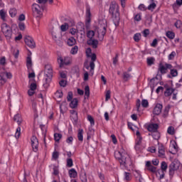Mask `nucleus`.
<instances>
[{
	"instance_id": "obj_58",
	"label": "nucleus",
	"mask_w": 182,
	"mask_h": 182,
	"mask_svg": "<svg viewBox=\"0 0 182 182\" xmlns=\"http://www.w3.org/2000/svg\"><path fill=\"white\" fill-rule=\"evenodd\" d=\"M141 106V101L139 99L136 100V107L137 112H140V107Z\"/></svg>"
},
{
	"instance_id": "obj_63",
	"label": "nucleus",
	"mask_w": 182,
	"mask_h": 182,
	"mask_svg": "<svg viewBox=\"0 0 182 182\" xmlns=\"http://www.w3.org/2000/svg\"><path fill=\"white\" fill-rule=\"evenodd\" d=\"M53 159H54V160H58V159H59V152H58V151H54L53 153Z\"/></svg>"
},
{
	"instance_id": "obj_5",
	"label": "nucleus",
	"mask_w": 182,
	"mask_h": 182,
	"mask_svg": "<svg viewBox=\"0 0 182 182\" xmlns=\"http://www.w3.org/2000/svg\"><path fill=\"white\" fill-rule=\"evenodd\" d=\"M33 15L35 18H41L43 14V7L38 4H33L32 5Z\"/></svg>"
},
{
	"instance_id": "obj_29",
	"label": "nucleus",
	"mask_w": 182,
	"mask_h": 182,
	"mask_svg": "<svg viewBox=\"0 0 182 182\" xmlns=\"http://www.w3.org/2000/svg\"><path fill=\"white\" fill-rule=\"evenodd\" d=\"M167 133L168 134H171V136H173V134H176V129H174V127H168L167 129Z\"/></svg>"
},
{
	"instance_id": "obj_57",
	"label": "nucleus",
	"mask_w": 182,
	"mask_h": 182,
	"mask_svg": "<svg viewBox=\"0 0 182 182\" xmlns=\"http://www.w3.org/2000/svg\"><path fill=\"white\" fill-rule=\"evenodd\" d=\"M141 106L142 107H145V108L149 107V101L147 100H142Z\"/></svg>"
},
{
	"instance_id": "obj_12",
	"label": "nucleus",
	"mask_w": 182,
	"mask_h": 182,
	"mask_svg": "<svg viewBox=\"0 0 182 182\" xmlns=\"http://www.w3.org/2000/svg\"><path fill=\"white\" fill-rule=\"evenodd\" d=\"M136 145H135V150L139 151L140 150V146H141V141L143 140V137L140 134V132L136 131Z\"/></svg>"
},
{
	"instance_id": "obj_46",
	"label": "nucleus",
	"mask_w": 182,
	"mask_h": 182,
	"mask_svg": "<svg viewBox=\"0 0 182 182\" xmlns=\"http://www.w3.org/2000/svg\"><path fill=\"white\" fill-rule=\"evenodd\" d=\"M167 163H166V161H163L161 164V170H162L163 171H167Z\"/></svg>"
},
{
	"instance_id": "obj_10",
	"label": "nucleus",
	"mask_w": 182,
	"mask_h": 182,
	"mask_svg": "<svg viewBox=\"0 0 182 182\" xmlns=\"http://www.w3.org/2000/svg\"><path fill=\"white\" fill-rule=\"evenodd\" d=\"M24 42L28 48H31V49H33L36 48V44L35 43V41H33V38L29 36H26L24 38Z\"/></svg>"
},
{
	"instance_id": "obj_20",
	"label": "nucleus",
	"mask_w": 182,
	"mask_h": 182,
	"mask_svg": "<svg viewBox=\"0 0 182 182\" xmlns=\"http://www.w3.org/2000/svg\"><path fill=\"white\" fill-rule=\"evenodd\" d=\"M155 173L156 174V177H159V180H162V178H164V176H166V171L161 169H158Z\"/></svg>"
},
{
	"instance_id": "obj_7",
	"label": "nucleus",
	"mask_w": 182,
	"mask_h": 182,
	"mask_svg": "<svg viewBox=\"0 0 182 182\" xmlns=\"http://www.w3.org/2000/svg\"><path fill=\"white\" fill-rule=\"evenodd\" d=\"M180 168V162L174 161L169 165V176H174V173Z\"/></svg>"
},
{
	"instance_id": "obj_1",
	"label": "nucleus",
	"mask_w": 182,
	"mask_h": 182,
	"mask_svg": "<svg viewBox=\"0 0 182 182\" xmlns=\"http://www.w3.org/2000/svg\"><path fill=\"white\" fill-rule=\"evenodd\" d=\"M114 157L118 160L120 166L124 167L125 168H134V163L132 160L130 155L127 154L125 151H117L114 152Z\"/></svg>"
},
{
	"instance_id": "obj_25",
	"label": "nucleus",
	"mask_w": 182,
	"mask_h": 182,
	"mask_svg": "<svg viewBox=\"0 0 182 182\" xmlns=\"http://www.w3.org/2000/svg\"><path fill=\"white\" fill-rule=\"evenodd\" d=\"M149 136H151L154 140H159L160 139V133L159 132H151Z\"/></svg>"
},
{
	"instance_id": "obj_62",
	"label": "nucleus",
	"mask_w": 182,
	"mask_h": 182,
	"mask_svg": "<svg viewBox=\"0 0 182 182\" xmlns=\"http://www.w3.org/2000/svg\"><path fill=\"white\" fill-rule=\"evenodd\" d=\"M32 109H33L34 113H38V107H37L36 102H33L32 103Z\"/></svg>"
},
{
	"instance_id": "obj_15",
	"label": "nucleus",
	"mask_w": 182,
	"mask_h": 182,
	"mask_svg": "<svg viewBox=\"0 0 182 182\" xmlns=\"http://www.w3.org/2000/svg\"><path fill=\"white\" fill-rule=\"evenodd\" d=\"M146 167L149 171H151V173H156L157 168L151 164V162L150 161H146Z\"/></svg>"
},
{
	"instance_id": "obj_34",
	"label": "nucleus",
	"mask_w": 182,
	"mask_h": 182,
	"mask_svg": "<svg viewBox=\"0 0 182 182\" xmlns=\"http://www.w3.org/2000/svg\"><path fill=\"white\" fill-rule=\"evenodd\" d=\"M124 180L125 181H130L132 180V176L130 175V173L129 172L124 173Z\"/></svg>"
},
{
	"instance_id": "obj_2",
	"label": "nucleus",
	"mask_w": 182,
	"mask_h": 182,
	"mask_svg": "<svg viewBox=\"0 0 182 182\" xmlns=\"http://www.w3.org/2000/svg\"><path fill=\"white\" fill-rule=\"evenodd\" d=\"M109 12L112 16V19L115 26H117L120 22V13L119 10V4L116 1H112L109 6Z\"/></svg>"
},
{
	"instance_id": "obj_60",
	"label": "nucleus",
	"mask_w": 182,
	"mask_h": 182,
	"mask_svg": "<svg viewBox=\"0 0 182 182\" xmlns=\"http://www.w3.org/2000/svg\"><path fill=\"white\" fill-rule=\"evenodd\" d=\"M123 77L124 80H129L132 77V75L129 73H124Z\"/></svg>"
},
{
	"instance_id": "obj_19",
	"label": "nucleus",
	"mask_w": 182,
	"mask_h": 182,
	"mask_svg": "<svg viewBox=\"0 0 182 182\" xmlns=\"http://www.w3.org/2000/svg\"><path fill=\"white\" fill-rule=\"evenodd\" d=\"M32 57L31 55H28L26 58V66L28 68V70H32Z\"/></svg>"
},
{
	"instance_id": "obj_26",
	"label": "nucleus",
	"mask_w": 182,
	"mask_h": 182,
	"mask_svg": "<svg viewBox=\"0 0 182 182\" xmlns=\"http://www.w3.org/2000/svg\"><path fill=\"white\" fill-rule=\"evenodd\" d=\"M90 16H92V14L90 13V7L87 6L86 8V21L87 22H90Z\"/></svg>"
},
{
	"instance_id": "obj_36",
	"label": "nucleus",
	"mask_w": 182,
	"mask_h": 182,
	"mask_svg": "<svg viewBox=\"0 0 182 182\" xmlns=\"http://www.w3.org/2000/svg\"><path fill=\"white\" fill-rule=\"evenodd\" d=\"M17 11L16 9L13 8L9 10V15L11 18H15L16 16Z\"/></svg>"
},
{
	"instance_id": "obj_4",
	"label": "nucleus",
	"mask_w": 182,
	"mask_h": 182,
	"mask_svg": "<svg viewBox=\"0 0 182 182\" xmlns=\"http://www.w3.org/2000/svg\"><path fill=\"white\" fill-rule=\"evenodd\" d=\"M1 29L7 41H11V39L12 38V28H11L9 25L6 24V23H4L1 26Z\"/></svg>"
},
{
	"instance_id": "obj_42",
	"label": "nucleus",
	"mask_w": 182,
	"mask_h": 182,
	"mask_svg": "<svg viewBox=\"0 0 182 182\" xmlns=\"http://www.w3.org/2000/svg\"><path fill=\"white\" fill-rule=\"evenodd\" d=\"M78 50H79V47H77V46H75L71 48L70 53L71 55H76Z\"/></svg>"
},
{
	"instance_id": "obj_48",
	"label": "nucleus",
	"mask_w": 182,
	"mask_h": 182,
	"mask_svg": "<svg viewBox=\"0 0 182 182\" xmlns=\"http://www.w3.org/2000/svg\"><path fill=\"white\" fill-rule=\"evenodd\" d=\"M171 75L172 77H176L178 75V71L176 69L171 68Z\"/></svg>"
},
{
	"instance_id": "obj_38",
	"label": "nucleus",
	"mask_w": 182,
	"mask_h": 182,
	"mask_svg": "<svg viewBox=\"0 0 182 182\" xmlns=\"http://www.w3.org/2000/svg\"><path fill=\"white\" fill-rule=\"evenodd\" d=\"M157 6V4H156V3H151V4H149L147 7V9L149 11H151V12H153V11H154V9H156V7Z\"/></svg>"
},
{
	"instance_id": "obj_6",
	"label": "nucleus",
	"mask_w": 182,
	"mask_h": 182,
	"mask_svg": "<svg viewBox=\"0 0 182 182\" xmlns=\"http://www.w3.org/2000/svg\"><path fill=\"white\" fill-rule=\"evenodd\" d=\"M58 62L60 65V68H63V66H68L72 63V58L70 57H59L58 58Z\"/></svg>"
},
{
	"instance_id": "obj_32",
	"label": "nucleus",
	"mask_w": 182,
	"mask_h": 182,
	"mask_svg": "<svg viewBox=\"0 0 182 182\" xmlns=\"http://www.w3.org/2000/svg\"><path fill=\"white\" fill-rule=\"evenodd\" d=\"M6 83V78L5 77V75L2 73L0 74V86H4V85Z\"/></svg>"
},
{
	"instance_id": "obj_61",
	"label": "nucleus",
	"mask_w": 182,
	"mask_h": 182,
	"mask_svg": "<svg viewBox=\"0 0 182 182\" xmlns=\"http://www.w3.org/2000/svg\"><path fill=\"white\" fill-rule=\"evenodd\" d=\"M68 144H73V136H68L66 139Z\"/></svg>"
},
{
	"instance_id": "obj_3",
	"label": "nucleus",
	"mask_w": 182,
	"mask_h": 182,
	"mask_svg": "<svg viewBox=\"0 0 182 182\" xmlns=\"http://www.w3.org/2000/svg\"><path fill=\"white\" fill-rule=\"evenodd\" d=\"M52 77H53V68L50 64H47L45 65L43 80V86L45 89H48L50 86V82H52Z\"/></svg>"
},
{
	"instance_id": "obj_14",
	"label": "nucleus",
	"mask_w": 182,
	"mask_h": 182,
	"mask_svg": "<svg viewBox=\"0 0 182 182\" xmlns=\"http://www.w3.org/2000/svg\"><path fill=\"white\" fill-rule=\"evenodd\" d=\"M162 110H163V105L158 103L155 105L153 110V113L156 116H159V114L161 113Z\"/></svg>"
},
{
	"instance_id": "obj_31",
	"label": "nucleus",
	"mask_w": 182,
	"mask_h": 182,
	"mask_svg": "<svg viewBox=\"0 0 182 182\" xmlns=\"http://www.w3.org/2000/svg\"><path fill=\"white\" fill-rule=\"evenodd\" d=\"M154 62H156V59L153 57H150L146 59L148 66H151L152 65H154Z\"/></svg>"
},
{
	"instance_id": "obj_11",
	"label": "nucleus",
	"mask_w": 182,
	"mask_h": 182,
	"mask_svg": "<svg viewBox=\"0 0 182 182\" xmlns=\"http://www.w3.org/2000/svg\"><path fill=\"white\" fill-rule=\"evenodd\" d=\"M31 141L32 149L33 151L36 153V151H38V147H39V141L38 140V138L36 137V136L33 135L31 139Z\"/></svg>"
},
{
	"instance_id": "obj_27",
	"label": "nucleus",
	"mask_w": 182,
	"mask_h": 182,
	"mask_svg": "<svg viewBox=\"0 0 182 182\" xmlns=\"http://www.w3.org/2000/svg\"><path fill=\"white\" fill-rule=\"evenodd\" d=\"M171 107L170 105H167L166 107H165L163 113V117H168V112H170Z\"/></svg>"
},
{
	"instance_id": "obj_40",
	"label": "nucleus",
	"mask_w": 182,
	"mask_h": 182,
	"mask_svg": "<svg viewBox=\"0 0 182 182\" xmlns=\"http://www.w3.org/2000/svg\"><path fill=\"white\" fill-rule=\"evenodd\" d=\"M140 39H141V34L139 33H136L134 36V41L135 42H139Z\"/></svg>"
},
{
	"instance_id": "obj_28",
	"label": "nucleus",
	"mask_w": 182,
	"mask_h": 182,
	"mask_svg": "<svg viewBox=\"0 0 182 182\" xmlns=\"http://www.w3.org/2000/svg\"><path fill=\"white\" fill-rule=\"evenodd\" d=\"M14 122H16L18 124H21L22 123V119L21 118V114H16L14 117Z\"/></svg>"
},
{
	"instance_id": "obj_55",
	"label": "nucleus",
	"mask_w": 182,
	"mask_h": 182,
	"mask_svg": "<svg viewBox=\"0 0 182 182\" xmlns=\"http://www.w3.org/2000/svg\"><path fill=\"white\" fill-rule=\"evenodd\" d=\"M176 58V51H172L168 56V60H173Z\"/></svg>"
},
{
	"instance_id": "obj_21",
	"label": "nucleus",
	"mask_w": 182,
	"mask_h": 182,
	"mask_svg": "<svg viewBox=\"0 0 182 182\" xmlns=\"http://www.w3.org/2000/svg\"><path fill=\"white\" fill-rule=\"evenodd\" d=\"M70 107L71 109H76L77 107V103H79V101L77 100V98H74L70 101Z\"/></svg>"
},
{
	"instance_id": "obj_13",
	"label": "nucleus",
	"mask_w": 182,
	"mask_h": 182,
	"mask_svg": "<svg viewBox=\"0 0 182 182\" xmlns=\"http://www.w3.org/2000/svg\"><path fill=\"white\" fill-rule=\"evenodd\" d=\"M158 156L161 157V159H166V150L164 149V146L162 144L158 142Z\"/></svg>"
},
{
	"instance_id": "obj_16",
	"label": "nucleus",
	"mask_w": 182,
	"mask_h": 182,
	"mask_svg": "<svg viewBox=\"0 0 182 182\" xmlns=\"http://www.w3.org/2000/svg\"><path fill=\"white\" fill-rule=\"evenodd\" d=\"M70 113L72 114L70 116L71 117V120H73V123L74 124H77V112L75 110H70Z\"/></svg>"
},
{
	"instance_id": "obj_47",
	"label": "nucleus",
	"mask_w": 182,
	"mask_h": 182,
	"mask_svg": "<svg viewBox=\"0 0 182 182\" xmlns=\"http://www.w3.org/2000/svg\"><path fill=\"white\" fill-rule=\"evenodd\" d=\"M0 16L3 21H5V18H6V12L5 10H0Z\"/></svg>"
},
{
	"instance_id": "obj_37",
	"label": "nucleus",
	"mask_w": 182,
	"mask_h": 182,
	"mask_svg": "<svg viewBox=\"0 0 182 182\" xmlns=\"http://www.w3.org/2000/svg\"><path fill=\"white\" fill-rule=\"evenodd\" d=\"M80 178L82 182H87V176H86V172L82 173L80 176Z\"/></svg>"
},
{
	"instance_id": "obj_18",
	"label": "nucleus",
	"mask_w": 182,
	"mask_h": 182,
	"mask_svg": "<svg viewBox=\"0 0 182 182\" xmlns=\"http://www.w3.org/2000/svg\"><path fill=\"white\" fill-rule=\"evenodd\" d=\"M87 45L92 46L94 49H96V48H97L99 41H97V40L91 38L87 41Z\"/></svg>"
},
{
	"instance_id": "obj_9",
	"label": "nucleus",
	"mask_w": 182,
	"mask_h": 182,
	"mask_svg": "<svg viewBox=\"0 0 182 182\" xmlns=\"http://www.w3.org/2000/svg\"><path fill=\"white\" fill-rule=\"evenodd\" d=\"M167 69H173V65L168 63H165L164 65L160 63L158 70L161 73V75H164L167 73Z\"/></svg>"
},
{
	"instance_id": "obj_44",
	"label": "nucleus",
	"mask_w": 182,
	"mask_h": 182,
	"mask_svg": "<svg viewBox=\"0 0 182 182\" xmlns=\"http://www.w3.org/2000/svg\"><path fill=\"white\" fill-rule=\"evenodd\" d=\"M85 96H86L87 97H89V96H90V88L89 87V85H87L85 87Z\"/></svg>"
},
{
	"instance_id": "obj_51",
	"label": "nucleus",
	"mask_w": 182,
	"mask_h": 182,
	"mask_svg": "<svg viewBox=\"0 0 182 182\" xmlns=\"http://www.w3.org/2000/svg\"><path fill=\"white\" fill-rule=\"evenodd\" d=\"M87 119L88 122H90L91 126H95V119H93V117H92L91 115H87Z\"/></svg>"
},
{
	"instance_id": "obj_39",
	"label": "nucleus",
	"mask_w": 182,
	"mask_h": 182,
	"mask_svg": "<svg viewBox=\"0 0 182 182\" xmlns=\"http://www.w3.org/2000/svg\"><path fill=\"white\" fill-rule=\"evenodd\" d=\"M60 139H62V134H59V133L54 134L55 141H57L58 143V141H60Z\"/></svg>"
},
{
	"instance_id": "obj_54",
	"label": "nucleus",
	"mask_w": 182,
	"mask_h": 182,
	"mask_svg": "<svg viewBox=\"0 0 182 182\" xmlns=\"http://www.w3.org/2000/svg\"><path fill=\"white\" fill-rule=\"evenodd\" d=\"M21 136V127H18L16 131L15 137L16 139H19Z\"/></svg>"
},
{
	"instance_id": "obj_52",
	"label": "nucleus",
	"mask_w": 182,
	"mask_h": 182,
	"mask_svg": "<svg viewBox=\"0 0 182 182\" xmlns=\"http://www.w3.org/2000/svg\"><path fill=\"white\" fill-rule=\"evenodd\" d=\"M71 100H73V92H68V96H67V102H71Z\"/></svg>"
},
{
	"instance_id": "obj_41",
	"label": "nucleus",
	"mask_w": 182,
	"mask_h": 182,
	"mask_svg": "<svg viewBox=\"0 0 182 182\" xmlns=\"http://www.w3.org/2000/svg\"><path fill=\"white\" fill-rule=\"evenodd\" d=\"M68 28H69V25L68 24V23H65L60 26V29L62 32H66Z\"/></svg>"
},
{
	"instance_id": "obj_22",
	"label": "nucleus",
	"mask_w": 182,
	"mask_h": 182,
	"mask_svg": "<svg viewBox=\"0 0 182 182\" xmlns=\"http://www.w3.org/2000/svg\"><path fill=\"white\" fill-rule=\"evenodd\" d=\"M69 176L70 178H76L77 177V172L75 168H71L68 171Z\"/></svg>"
},
{
	"instance_id": "obj_30",
	"label": "nucleus",
	"mask_w": 182,
	"mask_h": 182,
	"mask_svg": "<svg viewBox=\"0 0 182 182\" xmlns=\"http://www.w3.org/2000/svg\"><path fill=\"white\" fill-rule=\"evenodd\" d=\"M77 139L79 141H83V129H78Z\"/></svg>"
},
{
	"instance_id": "obj_24",
	"label": "nucleus",
	"mask_w": 182,
	"mask_h": 182,
	"mask_svg": "<svg viewBox=\"0 0 182 182\" xmlns=\"http://www.w3.org/2000/svg\"><path fill=\"white\" fill-rule=\"evenodd\" d=\"M77 31L79 32H82L85 35V23L80 22L77 26Z\"/></svg>"
},
{
	"instance_id": "obj_33",
	"label": "nucleus",
	"mask_w": 182,
	"mask_h": 182,
	"mask_svg": "<svg viewBox=\"0 0 182 182\" xmlns=\"http://www.w3.org/2000/svg\"><path fill=\"white\" fill-rule=\"evenodd\" d=\"M166 36L168 39H174V38H176V34L173 31H167Z\"/></svg>"
},
{
	"instance_id": "obj_23",
	"label": "nucleus",
	"mask_w": 182,
	"mask_h": 182,
	"mask_svg": "<svg viewBox=\"0 0 182 182\" xmlns=\"http://www.w3.org/2000/svg\"><path fill=\"white\" fill-rule=\"evenodd\" d=\"M174 92L175 90L173 88H167L164 92V96H166V97H168V96H171Z\"/></svg>"
},
{
	"instance_id": "obj_8",
	"label": "nucleus",
	"mask_w": 182,
	"mask_h": 182,
	"mask_svg": "<svg viewBox=\"0 0 182 182\" xmlns=\"http://www.w3.org/2000/svg\"><path fill=\"white\" fill-rule=\"evenodd\" d=\"M107 28V26L106 24H104L103 26H102V24H100V26L98 28L97 30V33H98V38L100 39V41H103V38H105V36L106 35V32L107 30L106 28Z\"/></svg>"
},
{
	"instance_id": "obj_50",
	"label": "nucleus",
	"mask_w": 182,
	"mask_h": 182,
	"mask_svg": "<svg viewBox=\"0 0 182 182\" xmlns=\"http://www.w3.org/2000/svg\"><path fill=\"white\" fill-rule=\"evenodd\" d=\"M93 36H95L94 31H88L87 32V37H88L90 39H93Z\"/></svg>"
},
{
	"instance_id": "obj_43",
	"label": "nucleus",
	"mask_w": 182,
	"mask_h": 182,
	"mask_svg": "<svg viewBox=\"0 0 182 182\" xmlns=\"http://www.w3.org/2000/svg\"><path fill=\"white\" fill-rule=\"evenodd\" d=\"M55 97L57 99H62V97H63V92L60 90H58L55 93Z\"/></svg>"
},
{
	"instance_id": "obj_35",
	"label": "nucleus",
	"mask_w": 182,
	"mask_h": 182,
	"mask_svg": "<svg viewBox=\"0 0 182 182\" xmlns=\"http://www.w3.org/2000/svg\"><path fill=\"white\" fill-rule=\"evenodd\" d=\"M75 43H76V40L75 39V38L70 37V38L68 40V45L69 46H73V45H75Z\"/></svg>"
},
{
	"instance_id": "obj_49",
	"label": "nucleus",
	"mask_w": 182,
	"mask_h": 182,
	"mask_svg": "<svg viewBox=\"0 0 182 182\" xmlns=\"http://www.w3.org/2000/svg\"><path fill=\"white\" fill-rule=\"evenodd\" d=\"M67 167H73V160L71 158L67 159Z\"/></svg>"
},
{
	"instance_id": "obj_59",
	"label": "nucleus",
	"mask_w": 182,
	"mask_h": 182,
	"mask_svg": "<svg viewBox=\"0 0 182 182\" xmlns=\"http://www.w3.org/2000/svg\"><path fill=\"white\" fill-rule=\"evenodd\" d=\"M138 9H139V11H147V7H146V6L144 4H141L138 6Z\"/></svg>"
},
{
	"instance_id": "obj_45",
	"label": "nucleus",
	"mask_w": 182,
	"mask_h": 182,
	"mask_svg": "<svg viewBox=\"0 0 182 182\" xmlns=\"http://www.w3.org/2000/svg\"><path fill=\"white\" fill-rule=\"evenodd\" d=\"M90 73H91L92 76H93V73H95V63L94 62L90 63Z\"/></svg>"
},
{
	"instance_id": "obj_53",
	"label": "nucleus",
	"mask_w": 182,
	"mask_h": 182,
	"mask_svg": "<svg viewBox=\"0 0 182 182\" xmlns=\"http://www.w3.org/2000/svg\"><path fill=\"white\" fill-rule=\"evenodd\" d=\"M134 19L136 22H140L141 21V14H137L134 16Z\"/></svg>"
},
{
	"instance_id": "obj_56",
	"label": "nucleus",
	"mask_w": 182,
	"mask_h": 182,
	"mask_svg": "<svg viewBox=\"0 0 182 182\" xmlns=\"http://www.w3.org/2000/svg\"><path fill=\"white\" fill-rule=\"evenodd\" d=\"M174 25L176 28H177V29H180L181 28H182V22L180 20H177Z\"/></svg>"
},
{
	"instance_id": "obj_64",
	"label": "nucleus",
	"mask_w": 182,
	"mask_h": 182,
	"mask_svg": "<svg viewBox=\"0 0 182 182\" xmlns=\"http://www.w3.org/2000/svg\"><path fill=\"white\" fill-rule=\"evenodd\" d=\"M18 28L20 31H25V23L20 22L18 23Z\"/></svg>"
},
{
	"instance_id": "obj_17",
	"label": "nucleus",
	"mask_w": 182,
	"mask_h": 182,
	"mask_svg": "<svg viewBox=\"0 0 182 182\" xmlns=\"http://www.w3.org/2000/svg\"><path fill=\"white\" fill-rule=\"evenodd\" d=\"M147 129L151 133H154L159 130V124H151L148 126Z\"/></svg>"
}]
</instances>
